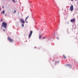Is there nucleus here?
I'll return each instance as SVG.
<instances>
[{
	"mask_svg": "<svg viewBox=\"0 0 78 78\" xmlns=\"http://www.w3.org/2000/svg\"><path fill=\"white\" fill-rule=\"evenodd\" d=\"M77 0H75L76 1Z\"/></svg>",
	"mask_w": 78,
	"mask_h": 78,
	"instance_id": "obj_23",
	"label": "nucleus"
},
{
	"mask_svg": "<svg viewBox=\"0 0 78 78\" xmlns=\"http://www.w3.org/2000/svg\"><path fill=\"white\" fill-rule=\"evenodd\" d=\"M70 22H73V23H74V22H75V19H72L70 20Z\"/></svg>",
	"mask_w": 78,
	"mask_h": 78,
	"instance_id": "obj_6",
	"label": "nucleus"
},
{
	"mask_svg": "<svg viewBox=\"0 0 78 78\" xmlns=\"http://www.w3.org/2000/svg\"><path fill=\"white\" fill-rule=\"evenodd\" d=\"M25 22H26V23H27V21H26V20L25 21Z\"/></svg>",
	"mask_w": 78,
	"mask_h": 78,
	"instance_id": "obj_19",
	"label": "nucleus"
},
{
	"mask_svg": "<svg viewBox=\"0 0 78 78\" xmlns=\"http://www.w3.org/2000/svg\"><path fill=\"white\" fill-rule=\"evenodd\" d=\"M56 39H59V37H56Z\"/></svg>",
	"mask_w": 78,
	"mask_h": 78,
	"instance_id": "obj_15",
	"label": "nucleus"
},
{
	"mask_svg": "<svg viewBox=\"0 0 78 78\" xmlns=\"http://www.w3.org/2000/svg\"><path fill=\"white\" fill-rule=\"evenodd\" d=\"M29 17V16L27 17V18H26V19L25 20V21H26V20H27V19H28V18Z\"/></svg>",
	"mask_w": 78,
	"mask_h": 78,
	"instance_id": "obj_8",
	"label": "nucleus"
},
{
	"mask_svg": "<svg viewBox=\"0 0 78 78\" xmlns=\"http://www.w3.org/2000/svg\"><path fill=\"white\" fill-rule=\"evenodd\" d=\"M15 12H13L14 13H15L16 12V11L14 10Z\"/></svg>",
	"mask_w": 78,
	"mask_h": 78,
	"instance_id": "obj_14",
	"label": "nucleus"
},
{
	"mask_svg": "<svg viewBox=\"0 0 78 78\" xmlns=\"http://www.w3.org/2000/svg\"><path fill=\"white\" fill-rule=\"evenodd\" d=\"M7 39L10 42H13V40L12 39L11 37H8Z\"/></svg>",
	"mask_w": 78,
	"mask_h": 78,
	"instance_id": "obj_2",
	"label": "nucleus"
},
{
	"mask_svg": "<svg viewBox=\"0 0 78 78\" xmlns=\"http://www.w3.org/2000/svg\"><path fill=\"white\" fill-rule=\"evenodd\" d=\"M53 61H54V60H53Z\"/></svg>",
	"mask_w": 78,
	"mask_h": 78,
	"instance_id": "obj_22",
	"label": "nucleus"
},
{
	"mask_svg": "<svg viewBox=\"0 0 78 78\" xmlns=\"http://www.w3.org/2000/svg\"><path fill=\"white\" fill-rule=\"evenodd\" d=\"M1 13L2 14V13H3V14H5V10H3L2 12H1Z\"/></svg>",
	"mask_w": 78,
	"mask_h": 78,
	"instance_id": "obj_10",
	"label": "nucleus"
},
{
	"mask_svg": "<svg viewBox=\"0 0 78 78\" xmlns=\"http://www.w3.org/2000/svg\"><path fill=\"white\" fill-rule=\"evenodd\" d=\"M30 34L29 35V38H30V37H31V36L32 34V33H33V31H31L30 32Z\"/></svg>",
	"mask_w": 78,
	"mask_h": 78,
	"instance_id": "obj_5",
	"label": "nucleus"
},
{
	"mask_svg": "<svg viewBox=\"0 0 78 78\" xmlns=\"http://www.w3.org/2000/svg\"><path fill=\"white\" fill-rule=\"evenodd\" d=\"M1 22H2V21H3V20L1 19Z\"/></svg>",
	"mask_w": 78,
	"mask_h": 78,
	"instance_id": "obj_17",
	"label": "nucleus"
},
{
	"mask_svg": "<svg viewBox=\"0 0 78 78\" xmlns=\"http://www.w3.org/2000/svg\"><path fill=\"white\" fill-rule=\"evenodd\" d=\"M45 37H44L43 38V39H45Z\"/></svg>",
	"mask_w": 78,
	"mask_h": 78,
	"instance_id": "obj_16",
	"label": "nucleus"
},
{
	"mask_svg": "<svg viewBox=\"0 0 78 78\" xmlns=\"http://www.w3.org/2000/svg\"><path fill=\"white\" fill-rule=\"evenodd\" d=\"M7 24L6 23H5V22H3L2 23V27H3V28H5V29H6L7 28Z\"/></svg>",
	"mask_w": 78,
	"mask_h": 78,
	"instance_id": "obj_1",
	"label": "nucleus"
},
{
	"mask_svg": "<svg viewBox=\"0 0 78 78\" xmlns=\"http://www.w3.org/2000/svg\"><path fill=\"white\" fill-rule=\"evenodd\" d=\"M12 1H13V2H14V3H15V0H13Z\"/></svg>",
	"mask_w": 78,
	"mask_h": 78,
	"instance_id": "obj_13",
	"label": "nucleus"
},
{
	"mask_svg": "<svg viewBox=\"0 0 78 78\" xmlns=\"http://www.w3.org/2000/svg\"><path fill=\"white\" fill-rule=\"evenodd\" d=\"M3 30L4 31H5V29H3Z\"/></svg>",
	"mask_w": 78,
	"mask_h": 78,
	"instance_id": "obj_18",
	"label": "nucleus"
},
{
	"mask_svg": "<svg viewBox=\"0 0 78 78\" xmlns=\"http://www.w3.org/2000/svg\"><path fill=\"white\" fill-rule=\"evenodd\" d=\"M63 57H64V58H65V59H66V57L65 56V55H63Z\"/></svg>",
	"mask_w": 78,
	"mask_h": 78,
	"instance_id": "obj_11",
	"label": "nucleus"
},
{
	"mask_svg": "<svg viewBox=\"0 0 78 78\" xmlns=\"http://www.w3.org/2000/svg\"><path fill=\"white\" fill-rule=\"evenodd\" d=\"M71 1H73V0H70Z\"/></svg>",
	"mask_w": 78,
	"mask_h": 78,
	"instance_id": "obj_21",
	"label": "nucleus"
},
{
	"mask_svg": "<svg viewBox=\"0 0 78 78\" xmlns=\"http://www.w3.org/2000/svg\"><path fill=\"white\" fill-rule=\"evenodd\" d=\"M41 37H42L41 36V35H40L39 36V38L40 39H41Z\"/></svg>",
	"mask_w": 78,
	"mask_h": 78,
	"instance_id": "obj_9",
	"label": "nucleus"
},
{
	"mask_svg": "<svg viewBox=\"0 0 78 78\" xmlns=\"http://www.w3.org/2000/svg\"><path fill=\"white\" fill-rule=\"evenodd\" d=\"M22 27H24V24H22Z\"/></svg>",
	"mask_w": 78,
	"mask_h": 78,
	"instance_id": "obj_12",
	"label": "nucleus"
},
{
	"mask_svg": "<svg viewBox=\"0 0 78 78\" xmlns=\"http://www.w3.org/2000/svg\"><path fill=\"white\" fill-rule=\"evenodd\" d=\"M67 66H69V67L70 69H71V68H72V66L71 65H70L69 64H68L67 65Z\"/></svg>",
	"mask_w": 78,
	"mask_h": 78,
	"instance_id": "obj_7",
	"label": "nucleus"
},
{
	"mask_svg": "<svg viewBox=\"0 0 78 78\" xmlns=\"http://www.w3.org/2000/svg\"><path fill=\"white\" fill-rule=\"evenodd\" d=\"M20 22H22V23H25V21H24V20H23V19H20Z\"/></svg>",
	"mask_w": 78,
	"mask_h": 78,
	"instance_id": "obj_4",
	"label": "nucleus"
},
{
	"mask_svg": "<svg viewBox=\"0 0 78 78\" xmlns=\"http://www.w3.org/2000/svg\"><path fill=\"white\" fill-rule=\"evenodd\" d=\"M70 9L71 11H73V5H71V6L70 7Z\"/></svg>",
	"mask_w": 78,
	"mask_h": 78,
	"instance_id": "obj_3",
	"label": "nucleus"
},
{
	"mask_svg": "<svg viewBox=\"0 0 78 78\" xmlns=\"http://www.w3.org/2000/svg\"><path fill=\"white\" fill-rule=\"evenodd\" d=\"M2 8H4V6H2Z\"/></svg>",
	"mask_w": 78,
	"mask_h": 78,
	"instance_id": "obj_20",
	"label": "nucleus"
}]
</instances>
